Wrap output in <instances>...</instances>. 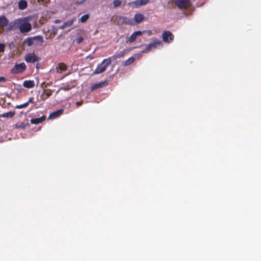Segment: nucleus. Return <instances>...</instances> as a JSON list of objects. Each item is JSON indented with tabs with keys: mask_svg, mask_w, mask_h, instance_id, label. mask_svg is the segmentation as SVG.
<instances>
[{
	"mask_svg": "<svg viewBox=\"0 0 261 261\" xmlns=\"http://www.w3.org/2000/svg\"><path fill=\"white\" fill-rule=\"evenodd\" d=\"M28 6L27 2L25 0H20L18 3V8L20 10L25 9Z\"/></svg>",
	"mask_w": 261,
	"mask_h": 261,
	"instance_id": "nucleus-19",
	"label": "nucleus"
},
{
	"mask_svg": "<svg viewBox=\"0 0 261 261\" xmlns=\"http://www.w3.org/2000/svg\"><path fill=\"white\" fill-rule=\"evenodd\" d=\"M122 2L120 0H114L113 1L114 7L116 8L121 6Z\"/></svg>",
	"mask_w": 261,
	"mask_h": 261,
	"instance_id": "nucleus-25",
	"label": "nucleus"
},
{
	"mask_svg": "<svg viewBox=\"0 0 261 261\" xmlns=\"http://www.w3.org/2000/svg\"><path fill=\"white\" fill-rule=\"evenodd\" d=\"M23 86L26 88H32L35 86V82L33 80H26L23 82Z\"/></svg>",
	"mask_w": 261,
	"mask_h": 261,
	"instance_id": "nucleus-14",
	"label": "nucleus"
},
{
	"mask_svg": "<svg viewBox=\"0 0 261 261\" xmlns=\"http://www.w3.org/2000/svg\"><path fill=\"white\" fill-rule=\"evenodd\" d=\"M8 24V20L5 16H0V27H4Z\"/></svg>",
	"mask_w": 261,
	"mask_h": 261,
	"instance_id": "nucleus-16",
	"label": "nucleus"
},
{
	"mask_svg": "<svg viewBox=\"0 0 261 261\" xmlns=\"http://www.w3.org/2000/svg\"><path fill=\"white\" fill-rule=\"evenodd\" d=\"M70 24H71V23H68V22H66V26L70 25Z\"/></svg>",
	"mask_w": 261,
	"mask_h": 261,
	"instance_id": "nucleus-37",
	"label": "nucleus"
},
{
	"mask_svg": "<svg viewBox=\"0 0 261 261\" xmlns=\"http://www.w3.org/2000/svg\"><path fill=\"white\" fill-rule=\"evenodd\" d=\"M28 106V103L27 102H25V103H24L20 105H17L15 107V108L16 109H22L24 108H26Z\"/></svg>",
	"mask_w": 261,
	"mask_h": 261,
	"instance_id": "nucleus-27",
	"label": "nucleus"
},
{
	"mask_svg": "<svg viewBox=\"0 0 261 261\" xmlns=\"http://www.w3.org/2000/svg\"><path fill=\"white\" fill-rule=\"evenodd\" d=\"M52 94V91L49 89H45L41 94L40 97L42 100H44L50 97Z\"/></svg>",
	"mask_w": 261,
	"mask_h": 261,
	"instance_id": "nucleus-12",
	"label": "nucleus"
},
{
	"mask_svg": "<svg viewBox=\"0 0 261 261\" xmlns=\"http://www.w3.org/2000/svg\"><path fill=\"white\" fill-rule=\"evenodd\" d=\"M56 69L58 73H62L63 71L65 70V64L64 63L59 64Z\"/></svg>",
	"mask_w": 261,
	"mask_h": 261,
	"instance_id": "nucleus-21",
	"label": "nucleus"
},
{
	"mask_svg": "<svg viewBox=\"0 0 261 261\" xmlns=\"http://www.w3.org/2000/svg\"><path fill=\"white\" fill-rule=\"evenodd\" d=\"M126 53V51L125 49L122 50L120 51L119 53L116 54V55H114L113 56L111 57V59L112 58H114V59H117V58H121L124 56L125 54Z\"/></svg>",
	"mask_w": 261,
	"mask_h": 261,
	"instance_id": "nucleus-17",
	"label": "nucleus"
},
{
	"mask_svg": "<svg viewBox=\"0 0 261 261\" xmlns=\"http://www.w3.org/2000/svg\"><path fill=\"white\" fill-rule=\"evenodd\" d=\"M84 40V38L83 37H79V38H77L76 40V42L77 44H80Z\"/></svg>",
	"mask_w": 261,
	"mask_h": 261,
	"instance_id": "nucleus-30",
	"label": "nucleus"
},
{
	"mask_svg": "<svg viewBox=\"0 0 261 261\" xmlns=\"http://www.w3.org/2000/svg\"><path fill=\"white\" fill-rule=\"evenodd\" d=\"M59 21H60V20H56L55 21V23H58V22H59Z\"/></svg>",
	"mask_w": 261,
	"mask_h": 261,
	"instance_id": "nucleus-38",
	"label": "nucleus"
},
{
	"mask_svg": "<svg viewBox=\"0 0 261 261\" xmlns=\"http://www.w3.org/2000/svg\"><path fill=\"white\" fill-rule=\"evenodd\" d=\"M175 4L179 9H186L191 6L189 0H175Z\"/></svg>",
	"mask_w": 261,
	"mask_h": 261,
	"instance_id": "nucleus-4",
	"label": "nucleus"
},
{
	"mask_svg": "<svg viewBox=\"0 0 261 261\" xmlns=\"http://www.w3.org/2000/svg\"><path fill=\"white\" fill-rule=\"evenodd\" d=\"M139 4L141 6L145 5L148 3L149 2V0H139Z\"/></svg>",
	"mask_w": 261,
	"mask_h": 261,
	"instance_id": "nucleus-28",
	"label": "nucleus"
},
{
	"mask_svg": "<svg viewBox=\"0 0 261 261\" xmlns=\"http://www.w3.org/2000/svg\"><path fill=\"white\" fill-rule=\"evenodd\" d=\"M88 18H89V15L85 14L81 17L80 21L82 22H85L88 20Z\"/></svg>",
	"mask_w": 261,
	"mask_h": 261,
	"instance_id": "nucleus-26",
	"label": "nucleus"
},
{
	"mask_svg": "<svg viewBox=\"0 0 261 261\" xmlns=\"http://www.w3.org/2000/svg\"><path fill=\"white\" fill-rule=\"evenodd\" d=\"M38 60L39 57L34 53L28 54L25 56V61L28 63H34Z\"/></svg>",
	"mask_w": 261,
	"mask_h": 261,
	"instance_id": "nucleus-6",
	"label": "nucleus"
},
{
	"mask_svg": "<svg viewBox=\"0 0 261 261\" xmlns=\"http://www.w3.org/2000/svg\"><path fill=\"white\" fill-rule=\"evenodd\" d=\"M34 98L33 97H31L29 98V100L27 102V103H28V105H29V104L30 103H34Z\"/></svg>",
	"mask_w": 261,
	"mask_h": 261,
	"instance_id": "nucleus-32",
	"label": "nucleus"
},
{
	"mask_svg": "<svg viewBox=\"0 0 261 261\" xmlns=\"http://www.w3.org/2000/svg\"><path fill=\"white\" fill-rule=\"evenodd\" d=\"M161 45V42L159 40L155 39L153 40V42L148 44L145 48V51H148L151 50L152 48H155L158 46Z\"/></svg>",
	"mask_w": 261,
	"mask_h": 261,
	"instance_id": "nucleus-7",
	"label": "nucleus"
},
{
	"mask_svg": "<svg viewBox=\"0 0 261 261\" xmlns=\"http://www.w3.org/2000/svg\"><path fill=\"white\" fill-rule=\"evenodd\" d=\"M107 82H100L96 84L93 85L91 87L92 90H94L97 89L102 87L107 84Z\"/></svg>",
	"mask_w": 261,
	"mask_h": 261,
	"instance_id": "nucleus-18",
	"label": "nucleus"
},
{
	"mask_svg": "<svg viewBox=\"0 0 261 261\" xmlns=\"http://www.w3.org/2000/svg\"><path fill=\"white\" fill-rule=\"evenodd\" d=\"M128 5L129 6H133L134 7H135L136 8H138V7L140 6V5L139 4V0H136V1L129 2L128 4Z\"/></svg>",
	"mask_w": 261,
	"mask_h": 261,
	"instance_id": "nucleus-23",
	"label": "nucleus"
},
{
	"mask_svg": "<svg viewBox=\"0 0 261 261\" xmlns=\"http://www.w3.org/2000/svg\"><path fill=\"white\" fill-rule=\"evenodd\" d=\"M111 58L104 59L100 64L97 65L94 73L95 74H100L104 72L108 66L111 64Z\"/></svg>",
	"mask_w": 261,
	"mask_h": 261,
	"instance_id": "nucleus-2",
	"label": "nucleus"
},
{
	"mask_svg": "<svg viewBox=\"0 0 261 261\" xmlns=\"http://www.w3.org/2000/svg\"><path fill=\"white\" fill-rule=\"evenodd\" d=\"M143 33H146L148 35L151 36L152 34V31L151 30L144 31H142Z\"/></svg>",
	"mask_w": 261,
	"mask_h": 261,
	"instance_id": "nucleus-31",
	"label": "nucleus"
},
{
	"mask_svg": "<svg viewBox=\"0 0 261 261\" xmlns=\"http://www.w3.org/2000/svg\"><path fill=\"white\" fill-rule=\"evenodd\" d=\"M36 37H41L42 38L41 40H40L39 39H34V44L36 45H42V43L43 42V38L42 36H36Z\"/></svg>",
	"mask_w": 261,
	"mask_h": 261,
	"instance_id": "nucleus-24",
	"label": "nucleus"
},
{
	"mask_svg": "<svg viewBox=\"0 0 261 261\" xmlns=\"http://www.w3.org/2000/svg\"><path fill=\"white\" fill-rule=\"evenodd\" d=\"M82 101H77V102H76V106L77 107L82 105Z\"/></svg>",
	"mask_w": 261,
	"mask_h": 261,
	"instance_id": "nucleus-35",
	"label": "nucleus"
},
{
	"mask_svg": "<svg viewBox=\"0 0 261 261\" xmlns=\"http://www.w3.org/2000/svg\"><path fill=\"white\" fill-rule=\"evenodd\" d=\"M6 81V79L3 76H0V82H5Z\"/></svg>",
	"mask_w": 261,
	"mask_h": 261,
	"instance_id": "nucleus-33",
	"label": "nucleus"
},
{
	"mask_svg": "<svg viewBox=\"0 0 261 261\" xmlns=\"http://www.w3.org/2000/svg\"><path fill=\"white\" fill-rule=\"evenodd\" d=\"M134 61H135L134 57H131L130 58H129L128 59H127L126 60L123 61L122 62V65H123L124 66H128V65H130L131 64H132L134 62Z\"/></svg>",
	"mask_w": 261,
	"mask_h": 261,
	"instance_id": "nucleus-20",
	"label": "nucleus"
},
{
	"mask_svg": "<svg viewBox=\"0 0 261 261\" xmlns=\"http://www.w3.org/2000/svg\"><path fill=\"white\" fill-rule=\"evenodd\" d=\"M142 34L143 32L140 31L134 32L128 38L127 42L130 43L134 42L136 40L137 37L141 35Z\"/></svg>",
	"mask_w": 261,
	"mask_h": 261,
	"instance_id": "nucleus-11",
	"label": "nucleus"
},
{
	"mask_svg": "<svg viewBox=\"0 0 261 261\" xmlns=\"http://www.w3.org/2000/svg\"><path fill=\"white\" fill-rule=\"evenodd\" d=\"M34 39L41 40L42 38L39 37H29L24 40L23 44L27 45L28 46H31L34 44Z\"/></svg>",
	"mask_w": 261,
	"mask_h": 261,
	"instance_id": "nucleus-10",
	"label": "nucleus"
},
{
	"mask_svg": "<svg viewBox=\"0 0 261 261\" xmlns=\"http://www.w3.org/2000/svg\"><path fill=\"white\" fill-rule=\"evenodd\" d=\"M6 46L4 43H0V53L4 52Z\"/></svg>",
	"mask_w": 261,
	"mask_h": 261,
	"instance_id": "nucleus-29",
	"label": "nucleus"
},
{
	"mask_svg": "<svg viewBox=\"0 0 261 261\" xmlns=\"http://www.w3.org/2000/svg\"><path fill=\"white\" fill-rule=\"evenodd\" d=\"M25 126H26V125H25L24 123H21V124H20V125H19V127H20V128H25Z\"/></svg>",
	"mask_w": 261,
	"mask_h": 261,
	"instance_id": "nucleus-34",
	"label": "nucleus"
},
{
	"mask_svg": "<svg viewBox=\"0 0 261 261\" xmlns=\"http://www.w3.org/2000/svg\"><path fill=\"white\" fill-rule=\"evenodd\" d=\"M65 27V22H64L62 25L61 26V29H64Z\"/></svg>",
	"mask_w": 261,
	"mask_h": 261,
	"instance_id": "nucleus-36",
	"label": "nucleus"
},
{
	"mask_svg": "<svg viewBox=\"0 0 261 261\" xmlns=\"http://www.w3.org/2000/svg\"><path fill=\"white\" fill-rule=\"evenodd\" d=\"M64 113V110L63 109H59L57 111H56L55 112H53L51 113L49 116L48 119H56L59 116H60L61 115H62Z\"/></svg>",
	"mask_w": 261,
	"mask_h": 261,
	"instance_id": "nucleus-9",
	"label": "nucleus"
},
{
	"mask_svg": "<svg viewBox=\"0 0 261 261\" xmlns=\"http://www.w3.org/2000/svg\"><path fill=\"white\" fill-rule=\"evenodd\" d=\"M162 39L164 42L170 43L174 39V35L168 31H165L162 34Z\"/></svg>",
	"mask_w": 261,
	"mask_h": 261,
	"instance_id": "nucleus-5",
	"label": "nucleus"
},
{
	"mask_svg": "<svg viewBox=\"0 0 261 261\" xmlns=\"http://www.w3.org/2000/svg\"><path fill=\"white\" fill-rule=\"evenodd\" d=\"M14 115H15V112H14L10 111V112H7V113H3V114H1L0 115V116L1 117H4V118H5V117L11 118V117H13Z\"/></svg>",
	"mask_w": 261,
	"mask_h": 261,
	"instance_id": "nucleus-22",
	"label": "nucleus"
},
{
	"mask_svg": "<svg viewBox=\"0 0 261 261\" xmlns=\"http://www.w3.org/2000/svg\"><path fill=\"white\" fill-rule=\"evenodd\" d=\"M144 18V15L140 13H137L134 17V21L136 23H139L142 22Z\"/></svg>",
	"mask_w": 261,
	"mask_h": 261,
	"instance_id": "nucleus-15",
	"label": "nucleus"
},
{
	"mask_svg": "<svg viewBox=\"0 0 261 261\" xmlns=\"http://www.w3.org/2000/svg\"><path fill=\"white\" fill-rule=\"evenodd\" d=\"M118 19L122 24H128L129 25H134V21L127 17L119 16Z\"/></svg>",
	"mask_w": 261,
	"mask_h": 261,
	"instance_id": "nucleus-8",
	"label": "nucleus"
},
{
	"mask_svg": "<svg viewBox=\"0 0 261 261\" xmlns=\"http://www.w3.org/2000/svg\"><path fill=\"white\" fill-rule=\"evenodd\" d=\"M45 119H46V116L43 115L39 118H33V119H31V123L32 124H37L42 123Z\"/></svg>",
	"mask_w": 261,
	"mask_h": 261,
	"instance_id": "nucleus-13",
	"label": "nucleus"
},
{
	"mask_svg": "<svg viewBox=\"0 0 261 261\" xmlns=\"http://www.w3.org/2000/svg\"><path fill=\"white\" fill-rule=\"evenodd\" d=\"M27 68V66L24 63L16 64L15 66L11 69V73L12 74H19L23 72Z\"/></svg>",
	"mask_w": 261,
	"mask_h": 261,
	"instance_id": "nucleus-3",
	"label": "nucleus"
},
{
	"mask_svg": "<svg viewBox=\"0 0 261 261\" xmlns=\"http://www.w3.org/2000/svg\"><path fill=\"white\" fill-rule=\"evenodd\" d=\"M21 20L17 19L14 21L11 22L9 24V29H13L19 26L20 32L22 33H27L30 31L32 29L31 24L28 22H24L20 23Z\"/></svg>",
	"mask_w": 261,
	"mask_h": 261,
	"instance_id": "nucleus-1",
	"label": "nucleus"
}]
</instances>
